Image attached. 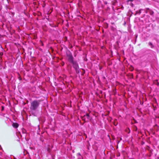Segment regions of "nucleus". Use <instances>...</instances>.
I'll return each mask as SVG.
<instances>
[{"label":"nucleus","mask_w":159,"mask_h":159,"mask_svg":"<svg viewBox=\"0 0 159 159\" xmlns=\"http://www.w3.org/2000/svg\"><path fill=\"white\" fill-rule=\"evenodd\" d=\"M77 156L78 157H79V156H80V157H81V155L80 153H78L77 154Z\"/></svg>","instance_id":"nucleus-10"},{"label":"nucleus","mask_w":159,"mask_h":159,"mask_svg":"<svg viewBox=\"0 0 159 159\" xmlns=\"http://www.w3.org/2000/svg\"><path fill=\"white\" fill-rule=\"evenodd\" d=\"M48 151V152H50V151H51V149L49 148H48L47 149Z\"/></svg>","instance_id":"nucleus-11"},{"label":"nucleus","mask_w":159,"mask_h":159,"mask_svg":"<svg viewBox=\"0 0 159 159\" xmlns=\"http://www.w3.org/2000/svg\"><path fill=\"white\" fill-rule=\"evenodd\" d=\"M8 159H11V158H9Z\"/></svg>","instance_id":"nucleus-18"},{"label":"nucleus","mask_w":159,"mask_h":159,"mask_svg":"<svg viewBox=\"0 0 159 159\" xmlns=\"http://www.w3.org/2000/svg\"><path fill=\"white\" fill-rule=\"evenodd\" d=\"M85 116L84 115V116L82 117V119L83 120H84L85 121V118L84 117H85Z\"/></svg>","instance_id":"nucleus-13"},{"label":"nucleus","mask_w":159,"mask_h":159,"mask_svg":"<svg viewBox=\"0 0 159 159\" xmlns=\"http://www.w3.org/2000/svg\"><path fill=\"white\" fill-rule=\"evenodd\" d=\"M143 10V9H140L139 11V14H141V10Z\"/></svg>","instance_id":"nucleus-14"},{"label":"nucleus","mask_w":159,"mask_h":159,"mask_svg":"<svg viewBox=\"0 0 159 159\" xmlns=\"http://www.w3.org/2000/svg\"><path fill=\"white\" fill-rule=\"evenodd\" d=\"M67 56L68 57V61L70 62L71 63L74 61L73 56L71 53L67 54Z\"/></svg>","instance_id":"nucleus-3"},{"label":"nucleus","mask_w":159,"mask_h":159,"mask_svg":"<svg viewBox=\"0 0 159 159\" xmlns=\"http://www.w3.org/2000/svg\"><path fill=\"white\" fill-rule=\"evenodd\" d=\"M75 71H76V73L77 74H78V73H80V70L79 69V67L78 68H77V69L75 68Z\"/></svg>","instance_id":"nucleus-7"},{"label":"nucleus","mask_w":159,"mask_h":159,"mask_svg":"<svg viewBox=\"0 0 159 159\" xmlns=\"http://www.w3.org/2000/svg\"><path fill=\"white\" fill-rule=\"evenodd\" d=\"M130 1H133L134 0H129Z\"/></svg>","instance_id":"nucleus-17"},{"label":"nucleus","mask_w":159,"mask_h":159,"mask_svg":"<svg viewBox=\"0 0 159 159\" xmlns=\"http://www.w3.org/2000/svg\"><path fill=\"white\" fill-rule=\"evenodd\" d=\"M85 116H87V119L89 120V114L87 113Z\"/></svg>","instance_id":"nucleus-9"},{"label":"nucleus","mask_w":159,"mask_h":159,"mask_svg":"<svg viewBox=\"0 0 159 159\" xmlns=\"http://www.w3.org/2000/svg\"><path fill=\"white\" fill-rule=\"evenodd\" d=\"M41 101L40 100H34L31 102L30 110L32 111H35L37 110L40 106Z\"/></svg>","instance_id":"nucleus-1"},{"label":"nucleus","mask_w":159,"mask_h":159,"mask_svg":"<svg viewBox=\"0 0 159 159\" xmlns=\"http://www.w3.org/2000/svg\"><path fill=\"white\" fill-rule=\"evenodd\" d=\"M148 45L151 46L152 48H153L154 47L152 44L150 42L149 43Z\"/></svg>","instance_id":"nucleus-8"},{"label":"nucleus","mask_w":159,"mask_h":159,"mask_svg":"<svg viewBox=\"0 0 159 159\" xmlns=\"http://www.w3.org/2000/svg\"><path fill=\"white\" fill-rule=\"evenodd\" d=\"M78 157V159H81L83 158V157L82 156H81V157L79 156V157Z\"/></svg>","instance_id":"nucleus-15"},{"label":"nucleus","mask_w":159,"mask_h":159,"mask_svg":"<svg viewBox=\"0 0 159 159\" xmlns=\"http://www.w3.org/2000/svg\"><path fill=\"white\" fill-rule=\"evenodd\" d=\"M136 14H139V11H136Z\"/></svg>","instance_id":"nucleus-16"},{"label":"nucleus","mask_w":159,"mask_h":159,"mask_svg":"<svg viewBox=\"0 0 159 159\" xmlns=\"http://www.w3.org/2000/svg\"><path fill=\"white\" fill-rule=\"evenodd\" d=\"M71 63L72 64L73 67L74 69L76 68L77 69V68L79 67L78 64L76 61L74 60Z\"/></svg>","instance_id":"nucleus-5"},{"label":"nucleus","mask_w":159,"mask_h":159,"mask_svg":"<svg viewBox=\"0 0 159 159\" xmlns=\"http://www.w3.org/2000/svg\"><path fill=\"white\" fill-rule=\"evenodd\" d=\"M67 56L68 57V61L70 62L71 63L74 61L73 56L71 53L67 54Z\"/></svg>","instance_id":"nucleus-2"},{"label":"nucleus","mask_w":159,"mask_h":159,"mask_svg":"<svg viewBox=\"0 0 159 159\" xmlns=\"http://www.w3.org/2000/svg\"><path fill=\"white\" fill-rule=\"evenodd\" d=\"M144 10L145 11V12L146 13H149L150 15L152 16L153 15V11L152 10L150 9L149 8H146Z\"/></svg>","instance_id":"nucleus-4"},{"label":"nucleus","mask_w":159,"mask_h":159,"mask_svg":"<svg viewBox=\"0 0 159 159\" xmlns=\"http://www.w3.org/2000/svg\"><path fill=\"white\" fill-rule=\"evenodd\" d=\"M12 126L15 128H17L19 126V125L17 123H13L12 124Z\"/></svg>","instance_id":"nucleus-6"},{"label":"nucleus","mask_w":159,"mask_h":159,"mask_svg":"<svg viewBox=\"0 0 159 159\" xmlns=\"http://www.w3.org/2000/svg\"><path fill=\"white\" fill-rule=\"evenodd\" d=\"M22 132L23 134H25L26 132V130L25 129H23L22 130Z\"/></svg>","instance_id":"nucleus-12"}]
</instances>
